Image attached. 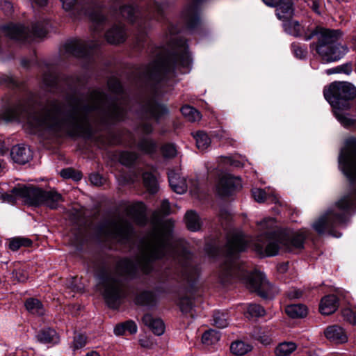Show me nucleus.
I'll return each instance as SVG.
<instances>
[{
    "mask_svg": "<svg viewBox=\"0 0 356 356\" xmlns=\"http://www.w3.org/2000/svg\"><path fill=\"white\" fill-rule=\"evenodd\" d=\"M97 110L102 121L120 120L124 117V108L117 103H111L100 90L92 91L89 95L73 102L72 108L64 113L61 106L57 102L47 105L39 113H30L29 108L19 104L8 109L3 113V119L8 122L22 121L26 118L32 132L42 130L58 131L65 130L72 136L90 134V124L88 113Z\"/></svg>",
    "mask_w": 356,
    "mask_h": 356,
    "instance_id": "1",
    "label": "nucleus"
},
{
    "mask_svg": "<svg viewBox=\"0 0 356 356\" xmlns=\"http://www.w3.org/2000/svg\"><path fill=\"white\" fill-rule=\"evenodd\" d=\"M172 227L173 222L171 220L155 225L153 231L147 237L145 247L136 263L129 259H122L118 263L113 272L103 277V296L109 307H117L125 296L122 277L133 275L138 268L147 273V266L151 260L169 255L185 265L184 260L188 259L190 254L172 243Z\"/></svg>",
    "mask_w": 356,
    "mask_h": 356,
    "instance_id": "2",
    "label": "nucleus"
},
{
    "mask_svg": "<svg viewBox=\"0 0 356 356\" xmlns=\"http://www.w3.org/2000/svg\"><path fill=\"white\" fill-rule=\"evenodd\" d=\"M339 165L350 182V190L312 224L318 234H328L334 237L341 235L335 229L344 224L350 212L356 209V137L346 139L339 156Z\"/></svg>",
    "mask_w": 356,
    "mask_h": 356,
    "instance_id": "3",
    "label": "nucleus"
},
{
    "mask_svg": "<svg viewBox=\"0 0 356 356\" xmlns=\"http://www.w3.org/2000/svg\"><path fill=\"white\" fill-rule=\"evenodd\" d=\"M291 17L282 19L285 32L294 37H301L305 40H309L316 35L317 42L312 45H315L317 54L324 62L339 60L348 51L346 45L337 43L342 35L339 30H330L318 26L312 29L306 23H300L295 19H289Z\"/></svg>",
    "mask_w": 356,
    "mask_h": 356,
    "instance_id": "4",
    "label": "nucleus"
},
{
    "mask_svg": "<svg viewBox=\"0 0 356 356\" xmlns=\"http://www.w3.org/2000/svg\"><path fill=\"white\" fill-rule=\"evenodd\" d=\"M275 225L273 218H265L257 223L260 232H262L254 245L255 251L258 254L273 257L303 248L307 236L306 230L271 232Z\"/></svg>",
    "mask_w": 356,
    "mask_h": 356,
    "instance_id": "5",
    "label": "nucleus"
},
{
    "mask_svg": "<svg viewBox=\"0 0 356 356\" xmlns=\"http://www.w3.org/2000/svg\"><path fill=\"white\" fill-rule=\"evenodd\" d=\"M323 93L338 121L344 127L354 126L356 120L346 113V111L350 108L349 100L356 97V88L348 82L336 81L325 88Z\"/></svg>",
    "mask_w": 356,
    "mask_h": 356,
    "instance_id": "6",
    "label": "nucleus"
},
{
    "mask_svg": "<svg viewBox=\"0 0 356 356\" xmlns=\"http://www.w3.org/2000/svg\"><path fill=\"white\" fill-rule=\"evenodd\" d=\"M234 277L243 280L251 291L257 292L262 298H272L277 292L267 281L264 273H248L243 268H236L235 264L227 261L220 267L219 279L225 284Z\"/></svg>",
    "mask_w": 356,
    "mask_h": 356,
    "instance_id": "7",
    "label": "nucleus"
},
{
    "mask_svg": "<svg viewBox=\"0 0 356 356\" xmlns=\"http://www.w3.org/2000/svg\"><path fill=\"white\" fill-rule=\"evenodd\" d=\"M170 42L174 51V61L168 58H158L147 68V74L149 76L170 73L175 68L181 67V73H186L189 71L191 59L187 50L186 41L182 38H171Z\"/></svg>",
    "mask_w": 356,
    "mask_h": 356,
    "instance_id": "8",
    "label": "nucleus"
},
{
    "mask_svg": "<svg viewBox=\"0 0 356 356\" xmlns=\"http://www.w3.org/2000/svg\"><path fill=\"white\" fill-rule=\"evenodd\" d=\"M14 192L22 197L24 201L30 205L44 204L54 209L63 201L62 195L55 190L47 191L39 188L24 187L15 189Z\"/></svg>",
    "mask_w": 356,
    "mask_h": 356,
    "instance_id": "9",
    "label": "nucleus"
},
{
    "mask_svg": "<svg viewBox=\"0 0 356 356\" xmlns=\"http://www.w3.org/2000/svg\"><path fill=\"white\" fill-rule=\"evenodd\" d=\"M5 34L11 39L17 40H26L31 35L35 37H42L46 34V30L43 26L34 25L31 32L25 29L19 24H9L3 28Z\"/></svg>",
    "mask_w": 356,
    "mask_h": 356,
    "instance_id": "10",
    "label": "nucleus"
},
{
    "mask_svg": "<svg viewBox=\"0 0 356 356\" xmlns=\"http://www.w3.org/2000/svg\"><path fill=\"white\" fill-rule=\"evenodd\" d=\"M241 181L239 177L225 175L219 179L216 190L219 195L228 196L236 190L241 188Z\"/></svg>",
    "mask_w": 356,
    "mask_h": 356,
    "instance_id": "11",
    "label": "nucleus"
},
{
    "mask_svg": "<svg viewBox=\"0 0 356 356\" xmlns=\"http://www.w3.org/2000/svg\"><path fill=\"white\" fill-rule=\"evenodd\" d=\"M132 232L131 225L122 219H119L115 222H112L108 227V234L122 241L127 239Z\"/></svg>",
    "mask_w": 356,
    "mask_h": 356,
    "instance_id": "12",
    "label": "nucleus"
},
{
    "mask_svg": "<svg viewBox=\"0 0 356 356\" xmlns=\"http://www.w3.org/2000/svg\"><path fill=\"white\" fill-rule=\"evenodd\" d=\"M268 6L276 7V15L279 19H285L293 15L292 0H263Z\"/></svg>",
    "mask_w": 356,
    "mask_h": 356,
    "instance_id": "13",
    "label": "nucleus"
},
{
    "mask_svg": "<svg viewBox=\"0 0 356 356\" xmlns=\"http://www.w3.org/2000/svg\"><path fill=\"white\" fill-rule=\"evenodd\" d=\"M98 45L97 42L88 43L82 40H73L68 41L65 44V51L74 55L75 56L82 57L87 55L88 48H93Z\"/></svg>",
    "mask_w": 356,
    "mask_h": 356,
    "instance_id": "14",
    "label": "nucleus"
},
{
    "mask_svg": "<svg viewBox=\"0 0 356 356\" xmlns=\"http://www.w3.org/2000/svg\"><path fill=\"white\" fill-rule=\"evenodd\" d=\"M247 247V240L241 233L232 234L228 238L227 250L231 256L235 253L244 251Z\"/></svg>",
    "mask_w": 356,
    "mask_h": 356,
    "instance_id": "15",
    "label": "nucleus"
},
{
    "mask_svg": "<svg viewBox=\"0 0 356 356\" xmlns=\"http://www.w3.org/2000/svg\"><path fill=\"white\" fill-rule=\"evenodd\" d=\"M145 207L142 202H137L129 205L126 209L127 216L139 225L146 221Z\"/></svg>",
    "mask_w": 356,
    "mask_h": 356,
    "instance_id": "16",
    "label": "nucleus"
},
{
    "mask_svg": "<svg viewBox=\"0 0 356 356\" xmlns=\"http://www.w3.org/2000/svg\"><path fill=\"white\" fill-rule=\"evenodd\" d=\"M325 335L327 339L336 343H342L348 341L346 332L339 325L329 326L325 331Z\"/></svg>",
    "mask_w": 356,
    "mask_h": 356,
    "instance_id": "17",
    "label": "nucleus"
},
{
    "mask_svg": "<svg viewBox=\"0 0 356 356\" xmlns=\"http://www.w3.org/2000/svg\"><path fill=\"white\" fill-rule=\"evenodd\" d=\"M10 156L13 161L19 164L27 163L32 157L31 150L22 145L13 147L11 149Z\"/></svg>",
    "mask_w": 356,
    "mask_h": 356,
    "instance_id": "18",
    "label": "nucleus"
},
{
    "mask_svg": "<svg viewBox=\"0 0 356 356\" xmlns=\"http://www.w3.org/2000/svg\"><path fill=\"white\" fill-rule=\"evenodd\" d=\"M168 180L171 188L178 194H183L187 190V184L184 177L175 171L168 173Z\"/></svg>",
    "mask_w": 356,
    "mask_h": 356,
    "instance_id": "19",
    "label": "nucleus"
},
{
    "mask_svg": "<svg viewBox=\"0 0 356 356\" xmlns=\"http://www.w3.org/2000/svg\"><path fill=\"white\" fill-rule=\"evenodd\" d=\"M143 322L155 334L160 336L164 333L165 325L161 319L154 318L151 314H147L143 317Z\"/></svg>",
    "mask_w": 356,
    "mask_h": 356,
    "instance_id": "20",
    "label": "nucleus"
},
{
    "mask_svg": "<svg viewBox=\"0 0 356 356\" xmlns=\"http://www.w3.org/2000/svg\"><path fill=\"white\" fill-rule=\"evenodd\" d=\"M338 307V299L334 295H329L322 298L319 309L322 314L330 315L333 314Z\"/></svg>",
    "mask_w": 356,
    "mask_h": 356,
    "instance_id": "21",
    "label": "nucleus"
},
{
    "mask_svg": "<svg viewBox=\"0 0 356 356\" xmlns=\"http://www.w3.org/2000/svg\"><path fill=\"white\" fill-rule=\"evenodd\" d=\"M127 34L124 26L120 25L112 27L106 35V39L111 44H119L125 40Z\"/></svg>",
    "mask_w": 356,
    "mask_h": 356,
    "instance_id": "22",
    "label": "nucleus"
},
{
    "mask_svg": "<svg viewBox=\"0 0 356 356\" xmlns=\"http://www.w3.org/2000/svg\"><path fill=\"white\" fill-rule=\"evenodd\" d=\"M38 341L42 343L56 344L59 341L56 332L51 328L40 330L36 335Z\"/></svg>",
    "mask_w": 356,
    "mask_h": 356,
    "instance_id": "23",
    "label": "nucleus"
},
{
    "mask_svg": "<svg viewBox=\"0 0 356 356\" xmlns=\"http://www.w3.org/2000/svg\"><path fill=\"white\" fill-rule=\"evenodd\" d=\"M183 17L187 22V25L191 29L195 28L199 23L197 9L195 6L191 5L183 11Z\"/></svg>",
    "mask_w": 356,
    "mask_h": 356,
    "instance_id": "24",
    "label": "nucleus"
},
{
    "mask_svg": "<svg viewBox=\"0 0 356 356\" xmlns=\"http://www.w3.org/2000/svg\"><path fill=\"white\" fill-rule=\"evenodd\" d=\"M24 305L27 311L32 314L42 316L44 314L45 310L43 305L36 298H28L25 301Z\"/></svg>",
    "mask_w": 356,
    "mask_h": 356,
    "instance_id": "25",
    "label": "nucleus"
},
{
    "mask_svg": "<svg viewBox=\"0 0 356 356\" xmlns=\"http://www.w3.org/2000/svg\"><path fill=\"white\" fill-rule=\"evenodd\" d=\"M285 312L291 318H303L307 314V309L302 304L290 305L286 307Z\"/></svg>",
    "mask_w": 356,
    "mask_h": 356,
    "instance_id": "26",
    "label": "nucleus"
},
{
    "mask_svg": "<svg viewBox=\"0 0 356 356\" xmlns=\"http://www.w3.org/2000/svg\"><path fill=\"white\" fill-rule=\"evenodd\" d=\"M186 224L188 229L196 232L201 227V222L197 214L193 211H189L185 216Z\"/></svg>",
    "mask_w": 356,
    "mask_h": 356,
    "instance_id": "27",
    "label": "nucleus"
},
{
    "mask_svg": "<svg viewBox=\"0 0 356 356\" xmlns=\"http://www.w3.org/2000/svg\"><path fill=\"white\" fill-rule=\"evenodd\" d=\"M196 142V146L200 150L206 149L211 144V139L207 133L199 131L193 134Z\"/></svg>",
    "mask_w": 356,
    "mask_h": 356,
    "instance_id": "28",
    "label": "nucleus"
},
{
    "mask_svg": "<svg viewBox=\"0 0 356 356\" xmlns=\"http://www.w3.org/2000/svg\"><path fill=\"white\" fill-rule=\"evenodd\" d=\"M32 244L31 239L26 237H13L9 239V248L17 251L22 247H29Z\"/></svg>",
    "mask_w": 356,
    "mask_h": 356,
    "instance_id": "29",
    "label": "nucleus"
},
{
    "mask_svg": "<svg viewBox=\"0 0 356 356\" xmlns=\"http://www.w3.org/2000/svg\"><path fill=\"white\" fill-rule=\"evenodd\" d=\"M297 346L293 342H284L279 344L275 350V353L277 356H286L292 353Z\"/></svg>",
    "mask_w": 356,
    "mask_h": 356,
    "instance_id": "30",
    "label": "nucleus"
},
{
    "mask_svg": "<svg viewBox=\"0 0 356 356\" xmlns=\"http://www.w3.org/2000/svg\"><path fill=\"white\" fill-rule=\"evenodd\" d=\"M143 184L145 188L151 193H155L158 191V184L154 175L149 172L143 174Z\"/></svg>",
    "mask_w": 356,
    "mask_h": 356,
    "instance_id": "31",
    "label": "nucleus"
},
{
    "mask_svg": "<svg viewBox=\"0 0 356 356\" xmlns=\"http://www.w3.org/2000/svg\"><path fill=\"white\" fill-rule=\"evenodd\" d=\"M220 338L219 332L214 330L206 331L202 337V342L206 346H211L216 343Z\"/></svg>",
    "mask_w": 356,
    "mask_h": 356,
    "instance_id": "32",
    "label": "nucleus"
},
{
    "mask_svg": "<svg viewBox=\"0 0 356 356\" xmlns=\"http://www.w3.org/2000/svg\"><path fill=\"white\" fill-rule=\"evenodd\" d=\"M147 111L152 117L156 119L168 112L167 108L164 106L154 102H152L148 105Z\"/></svg>",
    "mask_w": 356,
    "mask_h": 356,
    "instance_id": "33",
    "label": "nucleus"
},
{
    "mask_svg": "<svg viewBox=\"0 0 356 356\" xmlns=\"http://www.w3.org/2000/svg\"><path fill=\"white\" fill-rule=\"evenodd\" d=\"M251 349L250 345L241 341L233 342L230 346L232 353L237 355H245L250 351Z\"/></svg>",
    "mask_w": 356,
    "mask_h": 356,
    "instance_id": "34",
    "label": "nucleus"
},
{
    "mask_svg": "<svg viewBox=\"0 0 356 356\" xmlns=\"http://www.w3.org/2000/svg\"><path fill=\"white\" fill-rule=\"evenodd\" d=\"M181 111L183 115L191 122H196L200 120L201 115L200 112L190 106H184L181 108Z\"/></svg>",
    "mask_w": 356,
    "mask_h": 356,
    "instance_id": "35",
    "label": "nucleus"
},
{
    "mask_svg": "<svg viewBox=\"0 0 356 356\" xmlns=\"http://www.w3.org/2000/svg\"><path fill=\"white\" fill-rule=\"evenodd\" d=\"M214 325L220 328H224L228 325V318L225 313L217 312L213 314Z\"/></svg>",
    "mask_w": 356,
    "mask_h": 356,
    "instance_id": "36",
    "label": "nucleus"
},
{
    "mask_svg": "<svg viewBox=\"0 0 356 356\" xmlns=\"http://www.w3.org/2000/svg\"><path fill=\"white\" fill-rule=\"evenodd\" d=\"M135 13L136 9L131 6H124L120 8V15L131 22L135 20Z\"/></svg>",
    "mask_w": 356,
    "mask_h": 356,
    "instance_id": "37",
    "label": "nucleus"
},
{
    "mask_svg": "<svg viewBox=\"0 0 356 356\" xmlns=\"http://www.w3.org/2000/svg\"><path fill=\"white\" fill-rule=\"evenodd\" d=\"M247 314L250 317H260L265 315V309L257 304H250L247 309Z\"/></svg>",
    "mask_w": 356,
    "mask_h": 356,
    "instance_id": "38",
    "label": "nucleus"
},
{
    "mask_svg": "<svg viewBox=\"0 0 356 356\" xmlns=\"http://www.w3.org/2000/svg\"><path fill=\"white\" fill-rule=\"evenodd\" d=\"M137 159L135 153L130 152H124L120 156V161L124 165H131Z\"/></svg>",
    "mask_w": 356,
    "mask_h": 356,
    "instance_id": "39",
    "label": "nucleus"
},
{
    "mask_svg": "<svg viewBox=\"0 0 356 356\" xmlns=\"http://www.w3.org/2000/svg\"><path fill=\"white\" fill-rule=\"evenodd\" d=\"M154 300V295L152 292L144 291L138 297H137L136 302L141 305H150Z\"/></svg>",
    "mask_w": 356,
    "mask_h": 356,
    "instance_id": "40",
    "label": "nucleus"
},
{
    "mask_svg": "<svg viewBox=\"0 0 356 356\" xmlns=\"http://www.w3.org/2000/svg\"><path fill=\"white\" fill-rule=\"evenodd\" d=\"M179 307L182 312L188 313L193 307V301L191 298L184 296L179 300Z\"/></svg>",
    "mask_w": 356,
    "mask_h": 356,
    "instance_id": "41",
    "label": "nucleus"
},
{
    "mask_svg": "<svg viewBox=\"0 0 356 356\" xmlns=\"http://www.w3.org/2000/svg\"><path fill=\"white\" fill-rule=\"evenodd\" d=\"M138 147L145 153H151L154 151L156 144L150 140L143 139L140 142Z\"/></svg>",
    "mask_w": 356,
    "mask_h": 356,
    "instance_id": "42",
    "label": "nucleus"
},
{
    "mask_svg": "<svg viewBox=\"0 0 356 356\" xmlns=\"http://www.w3.org/2000/svg\"><path fill=\"white\" fill-rule=\"evenodd\" d=\"M25 186L14 188L11 191V193L2 194L1 195V198L2 201L4 202L10 203V204H14L15 202V201H16L17 197H19V198H22V199L24 200V198L22 197H21L19 194H17L16 193H15L14 190L15 189H21V188H23Z\"/></svg>",
    "mask_w": 356,
    "mask_h": 356,
    "instance_id": "43",
    "label": "nucleus"
},
{
    "mask_svg": "<svg viewBox=\"0 0 356 356\" xmlns=\"http://www.w3.org/2000/svg\"><path fill=\"white\" fill-rule=\"evenodd\" d=\"M109 90L113 93H120L122 91V86L119 81L115 78H111L108 81Z\"/></svg>",
    "mask_w": 356,
    "mask_h": 356,
    "instance_id": "44",
    "label": "nucleus"
},
{
    "mask_svg": "<svg viewBox=\"0 0 356 356\" xmlns=\"http://www.w3.org/2000/svg\"><path fill=\"white\" fill-rule=\"evenodd\" d=\"M252 197L257 202H264L266 198V193L261 188H253L252 191Z\"/></svg>",
    "mask_w": 356,
    "mask_h": 356,
    "instance_id": "45",
    "label": "nucleus"
},
{
    "mask_svg": "<svg viewBox=\"0 0 356 356\" xmlns=\"http://www.w3.org/2000/svg\"><path fill=\"white\" fill-rule=\"evenodd\" d=\"M162 153L165 157L172 158L177 154V149L175 145L172 144H166L162 147Z\"/></svg>",
    "mask_w": 356,
    "mask_h": 356,
    "instance_id": "46",
    "label": "nucleus"
},
{
    "mask_svg": "<svg viewBox=\"0 0 356 356\" xmlns=\"http://www.w3.org/2000/svg\"><path fill=\"white\" fill-rule=\"evenodd\" d=\"M13 277L19 282H24L28 280L29 275L26 270L18 269L13 272Z\"/></svg>",
    "mask_w": 356,
    "mask_h": 356,
    "instance_id": "47",
    "label": "nucleus"
},
{
    "mask_svg": "<svg viewBox=\"0 0 356 356\" xmlns=\"http://www.w3.org/2000/svg\"><path fill=\"white\" fill-rule=\"evenodd\" d=\"M87 343L86 337L83 334H77L74 338L73 348L74 349H79L85 346Z\"/></svg>",
    "mask_w": 356,
    "mask_h": 356,
    "instance_id": "48",
    "label": "nucleus"
},
{
    "mask_svg": "<svg viewBox=\"0 0 356 356\" xmlns=\"http://www.w3.org/2000/svg\"><path fill=\"white\" fill-rule=\"evenodd\" d=\"M63 8L66 11L72 10L74 8H79V0H60Z\"/></svg>",
    "mask_w": 356,
    "mask_h": 356,
    "instance_id": "49",
    "label": "nucleus"
},
{
    "mask_svg": "<svg viewBox=\"0 0 356 356\" xmlns=\"http://www.w3.org/2000/svg\"><path fill=\"white\" fill-rule=\"evenodd\" d=\"M82 8L84 9L83 13L88 15L91 19L97 22H101L103 19V17L94 10L93 6H90V8L92 9V10H88L83 7Z\"/></svg>",
    "mask_w": 356,
    "mask_h": 356,
    "instance_id": "50",
    "label": "nucleus"
},
{
    "mask_svg": "<svg viewBox=\"0 0 356 356\" xmlns=\"http://www.w3.org/2000/svg\"><path fill=\"white\" fill-rule=\"evenodd\" d=\"M293 51L296 56L298 58H303L306 56L307 50L303 49L302 47L298 46V44H292Z\"/></svg>",
    "mask_w": 356,
    "mask_h": 356,
    "instance_id": "51",
    "label": "nucleus"
},
{
    "mask_svg": "<svg viewBox=\"0 0 356 356\" xmlns=\"http://www.w3.org/2000/svg\"><path fill=\"white\" fill-rule=\"evenodd\" d=\"M343 317L352 324L356 323V312L354 313L349 309H346L343 311Z\"/></svg>",
    "mask_w": 356,
    "mask_h": 356,
    "instance_id": "52",
    "label": "nucleus"
},
{
    "mask_svg": "<svg viewBox=\"0 0 356 356\" xmlns=\"http://www.w3.org/2000/svg\"><path fill=\"white\" fill-rule=\"evenodd\" d=\"M1 8L6 14H10L13 10V5L11 2L7 0H3L1 2Z\"/></svg>",
    "mask_w": 356,
    "mask_h": 356,
    "instance_id": "53",
    "label": "nucleus"
},
{
    "mask_svg": "<svg viewBox=\"0 0 356 356\" xmlns=\"http://www.w3.org/2000/svg\"><path fill=\"white\" fill-rule=\"evenodd\" d=\"M89 179L90 182L95 186H100L102 184V177L99 174H91Z\"/></svg>",
    "mask_w": 356,
    "mask_h": 356,
    "instance_id": "54",
    "label": "nucleus"
},
{
    "mask_svg": "<svg viewBox=\"0 0 356 356\" xmlns=\"http://www.w3.org/2000/svg\"><path fill=\"white\" fill-rule=\"evenodd\" d=\"M302 296V291L300 289H292L288 292V297L290 299H298Z\"/></svg>",
    "mask_w": 356,
    "mask_h": 356,
    "instance_id": "55",
    "label": "nucleus"
},
{
    "mask_svg": "<svg viewBox=\"0 0 356 356\" xmlns=\"http://www.w3.org/2000/svg\"><path fill=\"white\" fill-rule=\"evenodd\" d=\"M126 323V331H128L130 334H135L137 332V325L132 321H128Z\"/></svg>",
    "mask_w": 356,
    "mask_h": 356,
    "instance_id": "56",
    "label": "nucleus"
},
{
    "mask_svg": "<svg viewBox=\"0 0 356 356\" xmlns=\"http://www.w3.org/2000/svg\"><path fill=\"white\" fill-rule=\"evenodd\" d=\"M125 326H126L125 322L117 325L115 327V328H114V333H115V335H122V334H124L125 333V332H126Z\"/></svg>",
    "mask_w": 356,
    "mask_h": 356,
    "instance_id": "57",
    "label": "nucleus"
},
{
    "mask_svg": "<svg viewBox=\"0 0 356 356\" xmlns=\"http://www.w3.org/2000/svg\"><path fill=\"white\" fill-rule=\"evenodd\" d=\"M160 212L164 215H167L170 213V203L168 200H163L160 208Z\"/></svg>",
    "mask_w": 356,
    "mask_h": 356,
    "instance_id": "58",
    "label": "nucleus"
},
{
    "mask_svg": "<svg viewBox=\"0 0 356 356\" xmlns=\"http://www.w3.org/2000/svg\"><path fill=\"white\" fill-rule=\"evenodd\" d=\"M257 339L264 345L267 346L271 343V339L268 335H261L259 336Z\"/></svg>",
    "mask_w": 356,
    "mask_h": 356,
    "instance_id": "59",
    "label": "nucleus"
},
{
    "mask_svg": "<svg viewBox=\"0 0 356 356\" xmlns=\"http://www.w3.org/2000/svg\"><path fill=\"white\" fill-rule=\"evenodd\" d=\"M72 173H74V169L68 168L66 169H63L60 171V175L64 177L69 179L72 176Z\"/></svg>",
    "mask_w": 356,
    "mask_h": 356,
    "instance_id": "60",
    "label": "nucleus"
},
{
    "mask_svg": "<svg viewBox=\"0 0 356 356\" xmlns=\"http://www.w3.org/2000/svg\"><path fill=\"white\" fill-rule=\"evenodd\" d=\"M339 72H344L346 74H350L352 72V67L350 65H345L339 67Z\"/></svg>",
    "mask_w": 356,
    "mask_h": 356,
    "instance_id": "61",
    "label": "nucleus"
},
{
    "mask_svg": "<svg viewBox=\"0 0 356 356\" xmlns=\"http://www.w3.org/2000/svg\"><path fill=\"white\" fill-rule=\"evenodd\" d=\"M139 343L144 348H150L152 345V343L147 338L140 339Z\"/></svg>",
    "mask_w": 356,
    "mask_h": 356,
    "instance_id": "62",
    "label": "nucleus"
},
{
    "mask_svg": "<svg viewBox=\"0 0 356 356\" xmlns=\"http://www.w3.org/2000/svg\"><path fill=\"white\" fill-rule=\"evenodd\" d=\"M142 129L145 134H149L152 131V127L149 124H145L143 126Z\"/></svg>",
    "mask_w": 356,
    "mask_h": 356,
    "instance_id": "63",
    "label": "nucleus"
},
{
    "mask_svg": "<svg viewBox=\"0 0 356 356\" xmlns=\"http://www.w3.org/2000/svg\"><path fill=\"white\" fill-rule=\"evenodd\" d=\"M82 177V175L81 174V172H78V171H75L74 170V173H72V176L70 177V178L73 179L75 181H78V180H80Z\"/></svg>",
    "mask_w": 356,
    "mask_h": 356,
    "instance_id": "64",
    "label": "nucleus"
}]
</instances>
